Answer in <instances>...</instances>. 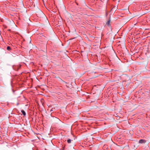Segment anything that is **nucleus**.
<instances>
[{
    "label": "nucleus",
    "mask_w": 150,
    "mask_h": 150,
    "mask_svg": "<svg viewBox=\"0 0 150 150\" xmlns=\"http://www.w3.org/2000/svg\"><path fill=\"white\" fill-rule=\"evenodd\" d=\"M111 20L110 19H109L107 22L106 23V24L108 26H109L110 25V23Z\"/></svg>",
    "instance_id": "nucleus-2"
},
{
    "label": "nucleus",
    "mask_w": 150,
    "mask_h": 150,
    "mask_svg": "<svg viewBox=\"0 0 150 150\" xmlns=\"http://www.w3.org/2000/svg\"><path fill=\"white\" fill-rule=\"evenodd\" d=\"M21 112L24 116H25L26 115V112L23 110H21Z\"/></svg>",
    "instance_id": "nucleus-3"
},
{
    "label": "nucleus",
    "mask_w": 150,
    "mask_h": 150,
    "mask_svg": "<svg viewBox=\"0 0 150 150\" xmlns=\"http://www.w3.org/2000/svg\"><path fill=\"white\" fill-rule=\"evenodd\" d=\"M61 80L62 81V82H64V83H67V82H65L64 81H63V80H62V79H61Z\"/></svg>",
    "instance_id": "nucleus-6"
},
{
    "label": "nucleus",
    "mask_w": 150,
    "mask_h": 150,
    "mask_svg": "<svg viewBox=\"0 0 150 150\" xmlns=\"http://www.w3.org/2000/svg\"><path fill=\"white\" fill-rule=\"evenodd\" d=\"M72 141V140H71L70 139H69L67 140V142L68 143H71V141Z\"/></svg>",
    "instance_id": "nucleus-4"
},
{
    "label": "nucleus",
    "mask_w": 150,
    "mask_h": 150,
    "mask_svg": "<svg viewBox=\"0 0 150 150\" xmlns=\"http://www.w3.org/2000/svg\"><path fill=\"white\" fill-rule=\"evenodd\" d=\"M146 142V141L145 140L143 139H140L139 141V143L142 144L143 143H145V142Z\"/></svg>",
    "instance_id": "nucleus-1"
},
{
    "label": "nucleus",
    "mask_w": 150,
    "mask_h": 150,
    "mask_svg": "<svg viewBox=\"0 0 150 150\" xmlns=\"http://www.w3.org/2000/svg\"><path fill=\"white\" fill-rule=\"evenodd\" d=\"M53 110L52 109L51 110H50V112H51Z\"/></svg>",
    "instance_id": "nucleus-7"
},
{
    "label": "nucleus",
    "mask_w": 150,
    "mask_h": 150,
    "mask_svg": "<svg viewBox=\"0 0 150 150\" xmlns=\"http://www.w3.org/2000/svg\"><path fill=\"white\" fill-rule=\"evenodd\" d=\"M7 49L8 50H10L11 49L10 46H8L7 47Z\"/></svg>",
    "instance_id": "nucleus-5"
}]
</instances>
